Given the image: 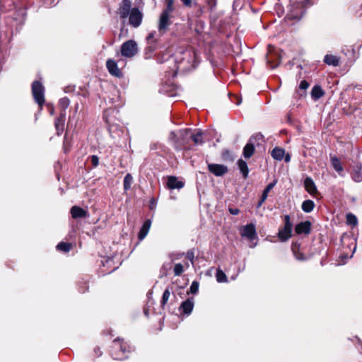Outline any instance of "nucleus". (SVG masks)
Wrapping results in <instances>:
<instances>
[{"label":"nucleus","instance_id":"nucleus-1","mask_svg":"<svg viewBox=\"0 0 362 362\" xmlns=\"http://www.w3.org/2000/svg\"><path fill=\"white\" fill-rule=\"evenodd\" d=\"M191 137V130L186 129L180 130L176 133L171 132L169 135V140L177 151H180L188 148Z\"/></svg>","mask_w":362,"mask_h":362},{"label":"nucleus","instance_id":"nucleus-2","mask_svg":"<svg viewBox=\"0 0 362 362\" xmlns=\"http://www.w3.org/2000/svg\"><path fill=\"white\" fill-rule=\"evenodd\" d=\"M132 350L130 346L122 339L117 338L113 340L111 349V356L115 360H124L127 358V354Z\"/></svg>","mask_w":362,"mask_h":362},{"label":"nucleus","instance_id":"nucleus-3","mask_svg":"<svg viewBox=\"0 0 362 362\" xmlns=\"http://www.w3.org/2000/svg\"><path fill=\"white\" fill-rule=\"evenodd\" d=\"M308 0L291 1L290 4V18L300 20L305 13V4Z\"/></svg>","mask_w":362,"mask_h":362},{"label":"nucleus","instance_id":"nucleus-4","mask_svg":"<svg viewBox=\"0 0 362 362\" xmlns=\"http://www.w3.org/2000/svg\"><path fill=\"white\" fill-rule=\"evenodd\" d=\"M32 93L35 101L42 109L45 103V88L40 82L35 81L32 83Z\"/></svg>","mask_w":362,"mask_h":362},{"label":"nucleus","instance_id":"nucleus-5","mask_svg":"<svg viewBox=\"0 0 362 362\" xmlns=\"http://www.w3.org/2000/svg\"><path fill=\"white\" fill-rule=\"evenodd\" d=\"M137 43L133 40H129L124 42L120 48L122 56L127 58H132L138 53Z\"/></svg>","mask_w":362,"mask_h":362},{"label":"nucleus","instance_id":"nucleus-6","mask_svg":"<svg viewBox=\"0 0 362 362\" xmlns=\"http://www.w3.org/2000/svg\"><path fill=\"white\" fill-rule=\"evenodd\" d=\"M284 220V226L282 229L279 230L278 233V237L282 242L288 240L291 238L292 232V223L291 222L290 216L285 215Z\"/></svg>","mask_w":362,"mask_h":362},{"label":"nucleus","instance_id":"nucleus-7","mask_svg":"<svg viewBox=\"0 0 362 362\" xmlns=\"http://www.w3.org/2000/svg\"><path fill=\"white\" fill-rule=\"evenodd\" d=\"M143 15L138 8H133L129 15V23L134 28L139 27L142 22Z\"/></svg>","mask_w":362,"mask_h":362},{"label":"nucleus","instance_id":"nucleus-8","mask_svg":"<svg viewBox=\"0 0 362 362\" xmlns=\"http://www.w3.org/2000/svg\"><path fill=\"white\" fill-rule=\"evenodd\" d=\"M242 237L246 238L250 241L257 238L255 225L252 223L243 226L240 230Z\"/></svg>","mask_w":362,"mask_h":362},{"label":"nucleus","instance_id":"nucleus-9","mask_svg":"<svg viewBox=\"0 0 362 362\" xmlns=\"http://www.w3.org/2000/svg\"><path fill=\"white\" fill-rule=\"evenodd\" d=\"M171 16L165 13H161L159 18L158 29L160 33H164L168 27L172 24L170 21Z\"/></svg>","mask_w":362,"mask_h":362},{"label":"nucleus","instance_id":"nucleus-10","mask_svg":"<svg viewBox=\"0 0 362 362\" xmlns=\"http://www.w3.org/2000/svg\"><path fill=\"white\" fill-rule=\"evenodd\" d=\"M208 170L211 173L217 177L223 176L228 171L226 165L215 163H209Z\"/></svg>","mask_w":362,"mask_h":362},{"label":"nucleus","instance_id":"nucleus-11","mask_svg":"<svg viewBox=\"0 0 362 362\" xmlns=\"http://www.w3.org/2000/svg\"><path fill=\"white\" fill-rule=\"evenodd\" d=\"M106 66L109 73L112 76H116L117 78L122 77V72L118 68L117 62L115 60L112 59H108L106 62Z\"/></svg>","mask_w":362,"mask_h":362},{"label":"nucleus","instance_id":"nucleus-12","mask_svg":"<svg viewBox=\"0 0 362 362\" xmlns=\"http://www.w3.org/2000/svg\"><path fill=\"white\" fill-rule=\"evenodd\" d=\"M131 0H122L119 8V14L121 18L125 19L131 13L132 11Z\"/></svg>","mask_w":362,"mask_h":362},{"label":"nucleus","instance_id":"nucleus-13","mask_svg":"<svg viewBox=\"0 0 362 362\" xmlns=\"http://www.w3.org/2000/svg\"><path fill=\"white\" fill-rule=\"evenodd\" d=\"M311 230V223L308 221L300 222L295 227V232L298 234H309Z\"/></svg>","mask_w":362,"mask_h":362},{"label":"nucleus","instance_id":"nucleus-14","mask_svg":"<svg viewBox=\"0 0 362 362\" xmlns=\"http://www.w3.org/2000/svg\"><path fill=\"white\" fill-rule=\"evenodd\" d=\"M70 213L71 214V217L74 219L85 218L88 216V211L82 209L78 206H74L71 208Z\"/></svg>","mask_w":362,"mask_h":362},{"label":"nucleus","instance_id":"nucleus-15","mask_svg":"<svg viewBox=\"0 0 362 362\" xmlns=\"http://www.w3.org/2000/svg\"><path fill=\"white\" fill-rule=\"evenodd\" d=\"M194 308V300L192 298H187L186 300L183 301L180 307V310L185 314L189 315Z\"/></svg>","mask_w":362,"mask_h":362},{"label":"nucleus","instance_id":"nucleus-16","mask_svg":"<svg viewBox=\"0 0 362 362\" xmlns=\"http://www.w3.org/2000/svg\"><path fill=\"white\" fill-rule=\"evenodd\" d=\"M66 113L61 112L59 117H58L54 122V126L57 131V135H61L64 129Z\"/></svg>","mask_w":362,"mask_h":362},{"label":"nucleus","instance_id":"nucleus-17","mask_svg":"<svg viewBox=\"0 0 362 362\" xmlns=\"http://www.w3.org/2000/svg\"><path fill=\"white\" fill-rule=\"evenodd\" d=\"M304 187L305 190L311 195H315L317 194V187L313 181V180L307 177L304 180Z\"/></svg>","mask_w":362,"mask_h":362},{"label":"nucleus","instance_id":"nucleus-18","mask_svg":"<svg viewBox=\"0 0 362 362\" xmlns=\"http://www.w3.org/2000/svg\"><path fill=\"white\" fill-rule=\"evenodd\" d=\"M167 186L168 188L172 189H179L184 187V182L178 180L177 178L175 176H170L168 178Z\"/></svg>","mask_w":362,"mask_h":362},{"label":"nucleus","instance_id":"nucleus-19","mask_svg":"<svg viewBox=\"0 0 362 362\" xmlns=\"http://www.w3.org/2000/svg\"><path fill=\"white\" fill-rule=\"evenodd\" d=\"M151 225V221L150 219H147L144 222L138 234V238L139 240H142L146 238L150 230Z\"/></svg>","mask_w":362,"mask_h":362},{"label":"nucleus","instance_id":"nucleus-20","mask_svg":"<svg viewBox=\"0 0 362 362\" xmlns=\"http://www.w3.org/2000/svg\"><path fill=\"white\" fill-rule=\"evenodd\" d=\"M254 139V136H252L248 143L244 146L243 148V156L245 158H250V157H252V156L254 154V152H255V146L254 144L252 143V140Z\"/></svg>","mask_w":362,"mask_h":362},{"label":"nucleus","instance_id":"nucleus-21","mask_svg":"<svg viewBox=\"0 0 362 362\" xmlns=\"http://www.w3.org/2000/svg\"><path fill=\"white\" fill-rule=\"evenodd\" d=\"M351 177L356 182H359L362 181V165L361 163H357L354 165Z\"/></svg>","mask_w":362,"mask_h":362},{"label":"nucleus","instance_id":"nucleus-22","mask_svg":"<svg viewBox=\"0 0 362 362\" xmlns=\"http://www.w3.org/2000/svg\"><path fill=\"white\" fill-rule=\"evenodd\" d=\"M324 62L329 66H337L339 64V59L332 54H326L324 57Z\"/></svg>","mask_w":362,"mask_h":362},{"label":"nucleus","instance_id":"nucleus-23","mask_svg":"<svg viewBox=\"0 0 362 362\" xmlns=\"http://www.w3.org/2000/svg\"><path fill=\"white\" fill-rule=\"evenodd\" d=\"M237 165L243 177L245 179L248 177L249 170L247 163L243 159H239L237 162Z\"/></svg>","mask_w":362,"mask_h":362},{"label":"nucleus","instance_id":"nucleus-24","mask_svg":"<svg viewBox=\"0 0 362 362\" xmlns=\"http://www.w3.org/2000/svg\"><path fill=\"white\" fill-rule=\"evenodd\" d=\"M272 158L277 160H281L285 156V150L282 148L275 147L271 153Z\"/></svg>","mask_w":362,"mask_h":362},{"label":"nucleus","instance_id":"nucleus-25","mask_svg":"<svg viewBox=\"0 0 362 362\" xmlns=\"http://www.w3.org/2000/svg\"><path fill=\"white\" fill-rule=\"evenodd\" d=\"M324 91L320 86H315L311 90V96L314 100H317L324 95Z\"/></svg>","mask_w":362,"mask_h":362},{"label":"nucleus","instance_id":"nucleus-26","mask_svg":"<svg viewBox=\"0 0 362 362\" xmlns=\"http://www.w3.org/2000/svg\"><path fill=\"white\" fill-rule=\"evenodd\" d=\"M314 207H315V203L313 201H312L310 199L305 200L302 203V206H301L302 210L305 213L311 212L313 210Z\"/></svg>","mask_w":362,"mask_h":362},{"label":"nucleus","instance_id":"nucleus-27","mask_svg":"<svg viewBox=\"0 0 362 362\" xmlns=\"http://www.w3.org/2000/svg\"><path fill=\"white\" fill-rule=\"evenodd\" d=\"M331 162H332V165L334 168V169L339 175H341V173L343 172V167L341 165V163L339 159L336 156L332 157Z\"/></svg>","mask_w":362,"mask_h":362},{"label":"nucleus","instance_id":"nucleus-28","mask_svg":"<svg viewBox=\"0 0 362 362\" xmlns=\"http://www.w3.org/2000/svg\"><path fill=\"white\" fill-rule=\"evenodd\" d=\"M202 134L201 130H198L196 134L191 132V140H192L196 145H201L203 144Z\"/></svg>","mask_w":362,"mask_h":362},{"label":"nucleus","instance_id":"nucleus-29","mask_svg":"<svg viewBox=\"0 0 362 362\" xmlns=\"http://www.w3.org/2000/svg\"><path fill=\"white\" fill-rule=\"evenodd\" d=\"M132 181H133L132 176L131 175V174L127 173L125 175L124 178L123 185H124V191L127 192L129 189H130Z\"/></svg>","mask_w":362,"mask_h":362},{"label":"nucleus","instance_id":"nucleus-30","mask_svg":"<svg viewBox=\"0 0 362 362\" xmlns=\"http://www.w3.org/2000/svg\"><path fill=\"white\" fill-rule=\"evenodd\" d=\"M216 278L217 281L219 283H224L228 281L226 274L220 269L216 270Z\"/></svg>","mask_w":362,"mask_h":362},{"label":"nucleus","instance_id":"nucleus-31","mask_svg":"<svg viewBox=\"0 0 362 362\" xmlns=\"http://www.w3.org/2000/svg\"><path fill=\"white\" fill-rule=\"evenodd\" d=\"M166 6L161 13H165L170 15L174 11V0H165Z\"/></svg>","mask_w":362,"mask_h":362},{"label":"nucleus","instance_id":"nucleus-32","mask_svg":"<svg viewBox=\"0 0 362 362\" xmlns=\"http://www.w3.org/2000/svg\"><path fill=\"white\" fill-rule=\"evenodd\" d=\"M70 100L67 97L62 98L59 101V105L62 109L61 112H65L66 108L69 106Z\"/></svg>","mask_w":362,"mask_h":362},{"label":"nucleus","instance_id":"nucleus-33","mask_svg":"<svg viewBox=\"0 0 362 362\" xmlns=\"http://www.w3.org/2000/svg\"><path fill=\"white\" fill-rule=\"evenodd\" d=\"M71 243L61 242L57 245V249L59 251L67 252L71 250Z\"/></svg>","mask_w":362,"mask_h":362},{"label":"nucleus","instance_id":"nucleus-34","mask_svg":"<svg viewBox=\"0 0 362 362\" xmlns=\"http://www.w3.org/2000/svg\"><path fill=\"white\" fill-rule=\"evenodd\" d=\"M346 222L351 226H356L358 223V219L354 214L349 213L346 214Z\"/></svg>","mask_w":362,"mask_h":362},{"label":"nucleus","instance_id":"nucleus-35","mask_svg":"<svg viewBox=\"0 0 362 362\" xmlns=\"http://www.w3.org/2000/svg\"><path fill=\"white\" fill-rule=\"evenodd\" d=\"M170 295V292L169 288H166L163 293L162 299L160 301L161 305L163 307L168 303V301L169 300Z\"/></svg>","mask_w":362,"mask_h":362},{"label":"nucleus","instance_id":"nucleus-36","mask_svg":"<svg viewBox=\"0 0 362 362\" xmlns=\"http://www.w3.org/2000/svg\"><path fill=\"white\" fill-rule=\"evenodd\" d=\"M173 272H174L175 276L181 275L182 274V272H184L183 265L180 263L176 264L174 267Z\"/></svg>","mask_w":362,"mask_h":362},{"label":"nucleus","instance_id":"nucleus-37","mask_svg":"<svg viewBox=\"0 0 362 362\" xmlns=\"http://www.w3.org/2000/svg\"><path fill=\"white\" fill-rule=\"evenodd\" d=\"M276 181L274 180L272 182H270L263 190L262 194L264 195V197H268L269 192L274 188V187L276 185Z\"/></svg>","mask_w":362,"mask_h":362},{"label":"nucleus","instance_id":"nucleus-38","mask_svg":"<svg viewBox=\"0 0 362 362\" xmlns=\"http://www.w3.org/2000/svg\"><path fill=\"white\" fill-rule=\"evenodd\" d=\"M190 292L192 294H196L199 290V283L197 281H193L189 288Z\"/></svg>","mask_w":362,"mask_h":362},{"label":"nucleus","instance_id":"nucleus-39","mask_svg":"<svg viewBox=\"0 0 362 362\" xmlns=\"http://www.w3.org/2000/svg\"><path fill=\"white\" fill-rule=\"evenodd\" d=\"M292 250L296 259L300 261H303L305 259L304 255L303 253L296 252L294 247H292Z\"/></svg>","mask_w":362,"mask_h":362},{"label":"nucleus","instance_id":"nucleus-40","mask_svg":"<svg viewBox=\"0 0 362 362\" xmlns=\"http://www.w3.org/2000/svg\"><path fill=\"white\" fill-rule=\"evenodd\" d=\"M186 258L189 259L192 263L194 262V252L192 250H188L186 253Z\"/></svg>","mask_w":362,"mask_h":362},{"label":"nucleus","instance_id":"nucleus-41","mask_svg":"<svg viewBox=\"0 0 362 362\" xmlns=\"http://www.w3.org/2000/svg\"><path fill=\"white\" fill-rule=\"evenodd\" d=\"M91 163L93 167H97L99 163V158L97 156L93 155L90 157Z\"/></svg>","mask_w":362,"mask_h":362},{"label":"nucleus","instance_id":"nucleus-42","mask_svg":"<svg viewBox=\"0 0 362 362\" xmlns=\"http://www.w3.org/2000/svg\"><path fill=\"white\" fill-rule=\"evenodd\" d=\"M309 87V83L306 81H301L299 84V88L303 90H305Z\"/></svg>","mask_w":362,"mask_h":362},{"label":"nucleus","instance_id":"nucleus-43","mask_svg":"<svg viewBox=\"0 0 362 362\" xmlns=\"http://www.w3.org/2000/svg\"><path fill=\"white\" fill-rule=\"evenodd\" d=\"M182 4L187 8H191L192 6V0H180Z\"/></svg>","mask_w":362,"mask_h":362},{"label":"nucleus","instance_id":"nucleus-44","mask_svg":"<svg viewBox=\"0 0 362 362\" xmlns=\"http://www.w3.org/2000/svg\"><path fill=\"white\" fill-rule=\"evenodd\" d=\"M228 211L232 215H238L240 212V210L237 208H229Z\"/></svg>","mask_w":362,"mask_h":362},{"label":"nucleus","instance_id":"nucleus-45","mask_svg":"<svg viewBox=\"0 0 362 362\" xmlns=\"http://www.w3.org/2000/svg\"><path fill=\"white\" fill-rule=\"evenodd\" d=\"M216 4H217V0H210L209 1V5L210 6L211 10H213L214 8H215V7L216 6Z\"/></svg>","mask_w":362,"mask_h":362},{"label":"nucleus","instance_id":"nucleus-46","mask_svg":"<svg viewBox=\"0 0 362 362\" xmlns=\"http://www.w3.org/2000/svg\"><path fill=\"white\" fill-rule=\"evenodd\" d=\"M155 36V33H151L148 35L146 37V40L148 41V43L150 44L151 41L153 40Z\"/></svg>","mask_w":362,"mask_h":362},{"label":"nucleus","instance_id":"nucleus-47","mask_svg":"<svg viewBox=\"0 0 362 362\" xmlns=\"http://www.w3.org/2000/svg\"><path fill=\"white\" fill-rule=\"evenodd\" d=\"M94 353L97 357H99L102 355V351L99 347H96L94 349Z\"/></svg>","mask_w":362,"mask_h":362},{"label":"nucleus","instance_id":"nucleus-48","mask_svg":"<svg viewBox=\"0 0 362 362\" xmlns=\"http://www.w3.org/2000/svg\"><path fill=\"white\" fill-rule=\"evenodd\" d=\"M267 198V197H264V195L262 194V196H261L260 200L259 202L258 206H261L265 202Z\"/></svg>","mask_w":362,"mask_h":362},{"label":"nucleus","instance_id":"nucleus-49","mask_svg":"<svg viewBox=\"0 0 362 362\" xmlns=\"http://www.w3.org/2000/svg\"><path fill=\"white\" fill-rule=\"evenodd\" d=\"M267 198V197H264V195L262 194V196H261L260 200L259 202L258 206H261L265 202Z\"/></svg>","mask_w":362,"mask_h":362},{"label":"nucleus","instance_id":"nucleus-50","mask_svg":"<svg viewBox=\"0 0 362 362\" xmlns=\"http://www.w3.org/2000/svg\"><path fill=\"white\" fill-rule=\"evenodd\" d=\"M267 198V197H264V195L262 194V196H261L260 200L259 202L258 206H261L265 202Z\"/></svg>","mask_w":362,"mask_h":362},{"label":"nucleus","instance_id":"nucleus-51","mask_svg":"<svg viewBox=\"0 0 362 362\" xmlns=\"http://www.w3.org/2000/svg\"><path fill=\"white\" fill-rule=\"evenodd\" d=\"M279 62H280V60H279V59H278V61H277L276 63H274V64H271V67H272V69L276 68V67L279 65Z\"/></svg>","mask_w":362,"mask_h":362},{"label":"nucleus","instance_id":"nucleus-52","mask_svg":"<svg viewBox=\"0 0 362 362\" xmlns=\"http://www.w3.org/2000/svg\"><path fill=\"white\" fill-rule=\"evenodd\" d=\"M284 158H285V159H284L285 162H286V163L289 162L291 160V156L289 154L284 156Z\"/></svg>","mask_w":362,"mask_h":362},{"label":"nucleus","instance_id":"nucleus-53","mask_svg":"<svg viewBox=\"0 0 362 362\" xmlns=\"http://www.w3.org/2000/svg\"><path fill=\"white\" fill-rule=\"evenodd\" d=\"M198 16H200L202 13V8L201 6H199V10L197 11Z\"/></svg>","mask_w":362,"mask_h":362},{"label":"nucleus","instance_id":"nucleus-54","mask_svg":"<svg viewBox=\"0 0 362 362\" xmlns=\"http://www.w3.org/2000/svg\"><path fill=\"white\" fill-rule=\"evenodd\" d=\"M88 288V287L86 286L84 288H79V291L81 293H84L86 290Z\"/></svg>","mask_w":362,"mask_h":362},{"label":"nucleus","instance_id":"nucleus-55","mask_svg":"<svg viewBox=\"0 0 362 362\" xmlns=\"http://www.w3.org/2000/svg\"><path fill=\"white\" fill-rule=\"evenodd\" d=\"M54 107H52L50 110V114L51 115H54Z\"/></svg>","mask_w":362,"mask_h":362},{"label":"nucleus","instance_id":"nucleus-56","mask_svg":"<svg viewBox=\"0 0 362 362\" xmlns=\"http://www.w3.org/2000/svg\"><path fill=\"white\" fill-rule=\"evenodd\" d=\"M148 48L150 49L151 52H153L154 50V48L152 47V46L151 45Z\"/></svg>","mask_w":362,"mask_h":362},{"label":"nucleus","instance_id":"nucleus-57","mask_svg":"<svg viewBox=\"0 0 362 362\" xmlns=\"http://www.w3.org/2000/svg\"><path fill=\"white\" fill-rule=\"evenodd\" d=\"M359 11L361 12V15L362 16V4L360 6Z\"/></svg>","mask_w":362,"mask_h":362},{"label":"nucleus","instance_id":"nucleus-58","mask_svg":"<svg viewBox=\"0 0 362 362\" xmlns=\"http://www.w3.org/2000/svg\"><path fill=\"white\" fill-rule=\"evenodd\" d=\"M268 63H271V60L268 57V60H267Z\"/></svg>","mask_w":362,"mask_h":362}]
</instances>
